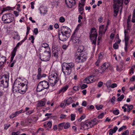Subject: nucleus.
I'll use <instances>...</instances> for the list:
<instances>
[{
  "mask_svg": "<svg viewBox=\"0 0 135 135\" xmlns=\"http://www.w3.org/2000/svg\"><path fill=\"white\" fill-rule=\"evenodd\" d=\"M74 62H64L62 65V70L65 75H69L72 71V69L74 68Z\"/></svg>",
  "mask_w": 135,
  "mask_h": 135,
  "instance_id": "nucleus-1",
  "label": "nucleus"
},
{
  "mask_svg": "<svg viewBox=\"0 0 135 135\" xmlns=\"http://www.w3.org/2000/svg\"><path fill=\"white\" fill-rule=\"evenodd\" d=\"M113 8L114 9V16L116 17L119 11V7L122 6L124 0H114Z\"/></svg>",
  "mask_w": 135,
  "mask_h": 135,
  "instance_id": "nucleus-2",
  "label": "nucleus"
},
{
  "mask_svg": "<svg viewBox=\"0 0 135 135\" xmlns=\"http://www.w3.org/2000/svg\"><path fill=\"white\" fill-rule=\"evenodd\" d=\"M2 20L6 23H11L14 20V16L11 13H6L3 15Z\"/></svg>",
  "mask_w": 135,
  "mask_h": 135,
  "instance_id": "nucleus-3",
  "label": "nucleus"
},
{
  "mask_svg": "<svg viewBox=\"0 0 135 135\" xmlns=\"http://www.w3.org/2000/svg\"><path fill=\"white\" fill-rule=\"evenodd\" d=\"M90 37L92 44H94L95 46L96 44V41L98 35L96 30L94 28H92L90 33Z\"/></svg>",
  "mask_w": 135,
  "mask_h": 135,
  "instance_id": "nucleus-4",
  "label": "nucleus"
},
{
  "mask_svg": "<svg viewBox=\"0 0 135 135\" xmlns=\"http://www.w3.org/2000/svg\"><path fill=\"white\" fill-rule=\"evenodd\" d=\"M76 61L78 63L83 62L85 61L87 57L85 54H83L74 55Z\"/></svg>",
  "mask_w": 135,
  "mask_h": 135,
  "instance_id": "nucleus-5",
  "label": "nucleus"
},
{
  "mask_svg": "<svg viewBox=\"0 0 135 135\" xmlns=\"http://www.w3.org/2000/svg\"><path fill=\"white\" fill-rule=\"evenodd\" d=\"M51 51H45L43 55L41 57V60L45 61H47L49 60L51 57Z\"/></svg>",
  "mask_w": 135,
  "mask_h": 135,
  "instance_id": "nucleus-6",
  "label": "nucleus"
},
{
  "mask_svg": "<svg viewBox=\"0 0 135 135\" xmlns=\"http://www.w3.org/2000/svg\"><path fill=\"white\" fill-rule=\"evenodd\" d=\"M59 80V78L57 77L56 73H55L49 76V81L52 84H56Z\"/></svg>",
  "mask_w": 135,
  "mask_h": 135,
  "instance_id": "nucleus-7",
  "label": "nucleus"
},
{
  "mask_svg": "<svg viewBox=\"0 0 135 135\" xmlns=\"http://www.w3.org/2000/svg\"><path fill=\"white\" fill-rule=\"evenodd\" d=\"M22 44V42H18L16 46L13 49L11 54V56L10 60L11 62H12L13 61L14 58L16 55V52L17 51L18 47L19 46V45H21Z\"/></svg>",
  "mask_w": 135,
  "mask_h": 135,
  "instance_id": "nucleus-8",
  "label": "nucleus"
},
{
  "mask_svg": "<svg viewBox=\"0 0 135 135\" xmlns=\"http://www.w3.org/2000/svg\"><path fill=\"white\" fill-rule=\"evenodd\" d=\"M80 125L81 127L84 130H86L92 128L90 122L89 121L81 122Z\"/></svg>",
  "mask_w": 135,
  "mask_h": 135,
  "instance_id": "nucleus-9",
  "label": "nucleus"
},
{
  "mask_svg": "<svg viewBox=\"0 0 135 135\" xmlns=\"http://www.w3.org/2000/svg\"><path fill=\"white\" fill-rule=\"evenodd\" d=\"M59 31L62 32L63 33H64L65 34L67 35L68 34H70L71 32L70 29L66 26H62L60 28L59 30Z\"/></svg>",
  "mask_w": 135,
  "mask_h": 135,
  "instance_id": "nucleus-10",
  "label": "nucleus"
},
{
  "mask_svg": "<svg viewBox=\"0 0 135 135\" xmlns=\"http://www.w3.org/2000/svg\"><path fill=\"white\" fill-rule=\"evenodd\" d=\"M52 52L53 53V55L54 57L56 58H58L59 57V54L57 46L55 45L52 46Z\"/></svg>",
  "mask_w": 135,
  "mask_h": 135,
  "instance_id": "nucleus-11",
  "label": "nucleus"
},
{
  "mask_svg": "<svg viewBox=\"0 0 135 135\" xmlns=\"http://www.w3.org/2000/svg\"><path fill=\"white\" fill-rule=\"evenodd\" d=\"M66 35L65 34H64L62 32L59 31V38L60 40L62 41H66L68 39Z\"/></svg>",
  "mask_w": 135,
  "mask_h": 135,
  "instance_id": "nucleus-12",
  "label": "nucleus"
},
{
  "mask_svg": "<svg viewBox=\"0 0 135 135\" xmlns=\"http://www.w3.org/2000/svg\"><path fill=\"white\" fill-rule=\"evenodd\" d=\"M65 1L67 6L69 8H71L76 4L75 0H65Z\"/></svg>",
  "mask_w": 135,
  "mask_h": 135,
  "instance_id": "nucleus-13",
  "label": "nucleus"
},
{
  "mask_svg": "<svg viewBox=\"0 0 135 135\" xmlns=\"http://www.w3.org/2000/svg\"><path fill=\"white\" fill-rule=\"evenodd\" d=\"M1 80H0V84H8L9 79L8 78L6 75H3Z\"/></svg>",
  "mask_w": 135,
  "mask_h": 135,
  "instance_id": "nucleus-14",
  "label": "nucleus"
},
{
  "mask_svg": "<svg viewBox=\"0 0 135 135\" xmlns=\"http://www.w3.org/2000/svg\"><path fill=\"white\" fill-rule=\"evenodd\" d=\"M94 81V78L93 76H91L88 78H86L83 80L84 83L89 84L93 83Z\"/></svg>",
  "mask_w": 135,
  "mask_h": 135,
  "instance_id": "nucleus-15",
  "label": "nucleus"
},
{
  "mask_svg": "<svg viewBox=\"0 0 135 135\" xmlns=\"http://www.w3.org/2000/svg\"><path fill=\"white\" fill-rule=\"evenodd\" d=\"M108 64L106 63H105L101 66V68H100L99 70L100 73L102 74L108 68Z\"/></svg>",
  "mask_w": 135,
  "mask_h": 135,
  "instance_id": "nucleus-16",
  "label": "nucleus"
},
{
  "mask_svg": "<svg viewBox=\"0 0 135 135\" xmlns=\"http://www.w3.org/2000/svg\"><path fill=\"white\" fill-rule=\"evenodd\" d=\"M104 25H103L99 27V35H102V34H104L106 31L107 28H105L104 30Z\"/></svg>",
  "mask_w": 135,
  "mask_h": 135,
  "instance_id": "nucleus-17",
  "label": "nucleus"
},
{
  "mask_svg": "<svg viewBox=\"0 0 135 135\" xmlns=\"http://www.w3.org/2000/svg\"><path fill=\"white\" fill-rule=\"evenodd\" d=\"M71 40L74 44L78 43L80 41L78 37H76L75 36V33H73L71 37Z\"/></svg>",
  "mask_w": 135,
  "mask_h": 135,
  "instance_id": "nucleus-18",
  "label": "nucleus"
},
{
  "mask_svg": "<svg viewBox=\"0 0 135 135\" xmlns=\"http://www.w3.org/2000/svg\"><path fill=\"white\" fill-rule=\"evenodd\" d=\"M84 50V46L83 45L80 46L77 49V50L74 55H76L78 54H83L82 52Z\"/></svg>",
  "mask_w": 135,
  "mask_h": 135,
  "instance_id": "nucleus-19",
  "label": "nucleus"
},
{
  "mask_svg": "<svg viewBox=\"0 0 135 135\" xmlns=\"http://www.w3.org/2000/svg\"><path fill=\"white\" fill-rule=\"evenodd\" d=\"M84 5L85 3L84 2H81L80 3V2H79L78 9L79 11H82L84 10Z\"/></svg>",
  "mask_w": 135,
  "mask_h": 135,
  "instance_id": "nucleus-20",
  "label": "nucleus"
},
{
  "mask_svg": "<svg viewBox=\"0 0 135 135\" xmlns=\"http://www.w3.org/2000/svg\"><path fill=\"white\" fill-rule=\"evenodd\" d=\"M18 86H17V85H13V92L18 93L20 89Z\"/></svg>",
  "mask_w": 135,
  "mask_h": 135,
  "instance_id": "nucleus-21",
  "label": "nucleus"
},
{
  "mask_svg": "<svg viewBox=\"0 0 135 135\" xmlns=\"http://www.w3.org/2000/svg\"><path fill=\"white\" fill-rule=\"evenodd\" d=\"M97 120L96 119L94 118V119L91 120V121H89L90 122V124L92 127L97 124Z\"/></svg>",
  "mask_w": 135,
  "mask_h": 135,
  "instance_id": "nucleus-22",
  "label": "nucleus"
},
{
  "mask_svg": "<svg viewBox=\"0 0 135 135\" xmlns=\"http://www.w3.org/2000/svg\"><path fill=\"white\" fill-rule=\"evenodd\" d=\"M68 87V86L67 85H66L65 86H64L59 91V93H61L64 92L67 89Z\"/></svg>",
  "mask_w": 135,
  "mask_h": 135,
  "instance_id": "nucleus-23",
  "label": "nucleus"
},
{
  "mask_svg": "<svg viewBox=\"0 0 135 135\" xmlns=\"http://www.w3.org/2000/svg\"><path fill=\"white\" fill-rule=\"evenodd\" d=\"M46 102L45 101H40L38 102V107H41L44 106Z\"/></svg>",
  "mask_w": 135,
  "mask_h": 135,
  "instance_id": "nucleus-24",
  "label": "nucleus"
},
{
  "mask_svg": "<svg viewBox=\"0 0 135 135\" xmlns=\"http://www.w3.org/2000/svg\"><path fill=\"white\" fill-rule=\"evenodd\" d=\"M6 57L5 56H3L1 57V59L0 60V63L2 66L6 61Z\"/></svg>",
  "mask_w": 135,
  "mask_h": 135,
  "instance_id": "nucleus-25",
  "label": "nucleus"
},
{
  "mask_svg": "<svg viewBox=\"0 0 135 135\" xmlns=\"http://www.w3.org/2000/svg\"><path fill=\"white\" fill-rule=\"evenodd\" d=\"M44 85H37V92H40L43 89V86Z\"/></svg>",
  "mask_w": 135,
  "mask_h": 135,
  "instance_id": "nucleus-26",
  "label": "nucleus"
},
{
  "mask_svg": "<svg viewBox=\"0 0 135 135\" xmlns=\"http://www.w3.org/2000/svg\"><path fill=\"white\" fill-rule=\"evenodd\" d=\"M123 66L122 64L120 65L117 66L116 70L117 71H120L123 70Z\"/></svg>",
  "mask_w": 135,
  "mask_h": 135,
  "instance_id": "nucleus-27",
  "label": "nucleus"
},
{
  "mask_svg": "<svg viewBox=\"0 0 135 135\" xmlns=\"http://www.w3.org/2000/svg\"><path fill=\"white\" fill-rule=\"evenodd\" d=\"M27 85H20V86L21 87L23 88L24 87L25 88V89L24 90H21L20 91H19L18 92L20 93H21V92H23V93H22V94L24 93L25 91L26 90V88L27 87Z\"/></svg>",
  "mask_w": 135,
  "mask_h": 135,
  "instance_id": "nucleus-28",
  "label": "nucleus"
},
{
  "mask_svg": "<svg viewBox=\"0 0 135 135\" xmlns=\"http://www.w3.org/2000/svg\"><path fill=\"white\" fill-rule=\"evenodd\" d=\"M44 9L43 7H41L39 8V10L41 13H46L47 12V11L46 10H44Z\"/></svg>",
  "mask_w": 135,
  "mask_h": 135,
  "instance_id": "nucleus-29",
  "label": "nucleus"
},
{
  "mask_svg": "<svg viewBox=\"0 0 135 135\" xmlns=\"http://www.w3.org/2000/svg\"><path fill=\"white\" fill-rule=\"evenodd\" d=\"M132 22L133 23H134L135 22V6L133 11Z\"/></svg>",
  "mask_w": 135,
  "mask_h": 135,
  "instance_id": "nucleus-30",
  "label": "nucleus"
},
{
  "mask_svg": "<svg viewBox=\"0 0 135 135\" xmlns=\"http://www.w3.org/2000/svg\"><path fill=\"white\" fill-rule=\"evenodd\" d=\"M73 102L72 99L71 98H69L67 100H66V104L67 105H69L71 103Z\"/></svg>",
  "mask_w": 135,
  "mask_h": 135,
  "instance_id": "nucleus-31",
  "label": "nucleus"
},
{
  "mask_svg": "<svg viewBox=\"0 0 135 135\" xmlns=\"http://www.w3.org/2000/svg\"><path fill=\"white\" fill-rule=\"evenodd\" d=\"M70 123L68 122L65 123L64 125V128L67 129L70 127Z\"/></svg>",
  "mask_w": 135,
  "mask_h": 135,
  "instance_id": "nucleus-32",
  "label": "nucleus"
},
{
  "mask_svg": "<svg viewBox=\"0 0 135 135\" xmlns=\"http://www.w3.org/2000/svg\"><path fill=\"white\" fill-rule=\"evenodd\" d=\"M124 40L125 41V44H128V41L129 39V38L128 36H127L126 35H125L124 36Z\"/></svg>",
  "mask_w": 135,
  "mask_h": 135,
  "instance_id": "nucleus-33",
  "label": "nucleus"
},
{
  "mask_svg": "<svg viewBox=\"0 0 135 135\" xmlns=\"http://www.w3.org/2000/svg\"><path fill=\"white\" fill-rule=\"evenodd\" d=\"M64 123H61L59 124L58 125L59 129L60 130L62 129V127L64 126Z\"/></svg>",
  "mask_w": 135,
  "mask_h": 135,
  "instance_id": "nucleus-34",
  "label": "nucleus"
},
{
  "mask_svg": "<svg viewBox=\"0 0 135 135\" xmlns=\"http://www.w3.org/2000/svg\"><path fill=\"white\" fill-rule=\"evenodd\" d=\"M124 95L123 94L121 95V96L118 97L117 99V101H121L124 98Z\"/></svg>",
  "mask_w": 135,
  "mask_h": 135,
  "instance_id": "nucleus-35",
  "label": "nucleus"
},
{
  "mask_svg": "<svg viewBox=\"0 0 135 135\" xmlns=\"http://www.w3.org/2000/svg\"><path fill=\"white\" fill-rule=\"evenodd\" d=\"M117 129V126H115L113 129H110V130L112 132V133H114L115 132Z\"/></svg>",
  "mask_w": 135,
  "mask_h": 135,
  "instance_id": "nucleus-36",
  "label": "nucleus"
},
{
  "mask_svg": "<svg viewBox=\"0 0 135 135\" xmlns=\"http://www.w3.org/2000/svg\"><path fill=\"white\" fill-rule=\"evenodd\" d=\"M113 113L115 115H118L119 113V112L118 109H116L115 110H114L113 111Z\"/></svg>",
  "mask_w": 135,
  "mask_h": 135,
  "instance_id": "nucleus-37",
  "label": "nucleus"
},
{
  "mask_svg": "<svg viewBox=\"0 0 135 135\" xmlns=\"http://www.w3.org/2000/svg\"><path fill=\"white\" fill-rule=\"evenodd\" d=\"M41 83L42 84H49V83L47 81H45V80H44L43 81H40L39 82L38 84H40Z\"/></svg>",
  "mask_w": 135,
  "mask_h": 135,
  "instance_id": "nucleus-38",
  "label": "nucleus"
},
{
  "mask_svg": "<svg viewBox=\"0 0 135 135\" xmlns=\"http://www.w3.org/2000/svg\"><path fill=\"white\" fill-rule=\"evenodd\" d=\"M133 108V106L132 105H130L128 108L127 111L129 112Z\"/></svg>",
  "mask_w": 135,
  "mask_h": 135,
  "instance_id": "nucleus-39",
  "label": "nucleus"
},
{
  "mask_svg": "<svg viewBox=\"0 0 135 135\" xmlns=\"http://www.w3.org/2000/svg\"><path fill=\"white\" fill-rule=\"evenodd\" d=\"M103 106L102 105H99V106L96 105L95 106V107L98 110H99L101 109L103 107Z\"/></svg>",
  "mask_w": 135,
  "mask_h": 135,
  "instance_id": "nucleus-40",
  "label": "nucleus"
},
{
  "mask_svg": "<svg viewBox=\"0 0 135 135\" xmlns=\"http://www.w3.org/2000/svg\"><path fill=\"white\" fill-rule=\"evenodd\" d=\"M86 116L85 115H82L80 118L78 120V121L79 122H80L82 119H84Z\"/></svg>",
  "mask_w": 135,
  "mask_h": 135,
  "instance_id": "nucleus-41",
  "label": "nucleus"
},
{
  "mask_svg": "<svg viewBox=\"0 0 135 135\" xmlns=\"http://www.w3.org/2000/svg\"><path fill=\"white\" fill-rule=\"evenodd\" d=\"M129 134V131L127 130L124 132L122 134V135H128Z\"/></svg>",
  "mask_w": 135,
  "mask_h": 135,
  "instance_id": "nucleus-42",
  "label": "nucleus"
},
{
  "mask_svg": "<svg viewBox=\"0 0 135 135\" xmlns=\"http://www.w3.org/2000/svg\"><path fill=\"white\" fill-rule=\"evenodd\" d=\"M65 20V18L63 17H61L59 18V21L61 22H63Z\"/></svg>",
  "mask_w": 135,
  "mask_h": 135,
  "instance_id": "nucleus-43",
  "label": "nucleus"
},
{
  "mask_svg": "<svg viewBox=\"0 0 135 135\" xmlns=\"http://www.w3.org/2000/svg\"><path fill=\"white\" fill-rule=\"evenodd\" d=\"M34 37L33 36H32L31 37H30L29 38V40H32L31 41V42L32 43H34Z\"/></svg>",
  "mask_w": 135,
  "mask_h": 135,
  "instance_id": "nucleus-44",
  "label": "nucleus"
},
{
  "mask_svg": "<svg viewBox=\"0 0 135 135\" xmlns=\"http://www.w3.org/2000/svg\"><path fill=\"white\" fill-rule=\"evenodd\" d=\"M79 87L78 86H74L73 87V89L75 91H78L79 90Z\"/></svg>",
  "mask_w": 135,
  "mask_h": 135,
  "instance_id": "nucleus-45",
  "label": "nucleus"
},
{
  "mask_svg": "<svg viewBox=\"0 0 135 135\" xmlns=\"http://www.w3.org/2000/svg\"><path fill=\"white\" fill-rule=\"evenodd\" d=\"M71 120L72 121L74 120L75 119V115L74 114H71Z\"/></svg>",
  "mask_w": 135,
  "mask_h": 135,
  "instance_id": "nucleus-46",
  "label": "nucleus"
},
{
  "mask_svg": "<svg viewBox=\"0 0 135 135\" xmlns=\"http://www.w3.org/2000/svg\"><path fill=\"white\" fill-rule=\"evenodd\" d=\"M42 78V75L41 74H38L37 76V79L38 80H40Z\"/></svg>",
  "mask_w": 135,
  "mask_h": 135,
  "instance_id": "nucleus-47",
  "label": "nucleus"
},
{
  "mask_svg": "<svg viewBox=\"0 0 135 135\" xmlns=\"http://www.w3.org/2000/svg\"><path fill=\"white\" fill-rule=\"evenodd\" d=\"M113 47L114 49H117L118 48V45L116 43H115L113 44Z\"/></svg>",
  "mask_w": 135,
  "mask_h": 135,
  "instance_id": "nucleus-48",
  "label": "nucleus"
},
{
  "mask_svg": "<svg viewBox=\"0 0 135 135\" xmlns=\"http://www.w3.org/2000/svg\"><path fill=\"white\" fill-rule=\"evenodd\" d=\"M42 46L43 47L46 48L48 47L49 45L46 43H44L42 45Z\"/></svg>",
  "mask_w": 135,
  "mask_h": 135,
  "instance_id": "nucleus-49",
  "label": "nucleus"
},
{
  "mask_svg": "<svg viewBox=\"0 0 135 135\" xmlns=\"http://www.w3.org/2000/svg\"><path fill=\"white\" fill-rule=\"evenodd\" d=\"M16 116V114H15V113H13L12 114H11L10 116L9 117L10 118H13L15 117Z\"/></svg>",
  "mask_w": 135,
  "mask_h": 135,
  "instance_id": "nucleus-50",
  "label": "nucleus"
},
{
  "mask_svg": "<svg viewBox=\"0 0 135 135\" xmlns=\"http://www.w3.org/2000/svg\"><path fill=\"white\" fill-rule=\"evenodd\" d=\"M14 39H16L18 40H19L20 39V37L19 35H17L15 36L14 37H13Z\"/></svg>",
  "mask_w": 135,
  "mask_h": 135,
  "instance_id": "nucleus-51",
  "label": "nucleus"
},
{
  "mask_svg": "<svg viewBox=\"0 0 135 135\" xmlns=\"http://www.w3.org/2000/svg\"><path fill=\"white\" fill-rule=\"evenodd\" d=\"M33 33L36 35L38 33V29L37 28H36L34 29Z\"/></svg>",
  "mask_w": 135,
  "mask_h": 135,
  "instance_id": "nucleus-52",
  "label": "nucleus"
},
{
  "mask_svg": "<svg viewBox=\"0 0 135 135\" xmlns=\"http://www.w3.org/2000/svg\"><path fill=\"white\" fill-rule=\"evenodd\" d=\"M100 59L99 58L98 59L97 61L95 63V64L97 66H99V64L100 62Z\"/></svg>",
  "mask_w": 135,
  "mask_h": 135,
  "instance_id": "nucleus-53",
  "label": "nucleus"
},
{
  "mask_svg": "<svg viewBox=\"0 0 135 135\" xmlns=\"http://www.w3.org/2000/svg\"><path fill=\"white\" fill-rule=\"evenodd\" d=\"M104 115V113H101L98 116V118L99 119L102 118L103 117Z\"/></svg>",
  "mask_w": 135,
  "mask_h": 135,
  "instance_id": "nucleus-54",
  "label": "nucleus"
},
{
  "mask_svg": "<svg viewBox=\"0 0 135 135\" xmlns=\"http://www.w3.org/2000/svg\"><path fill=\"white\" fill-rule=\"evenodd\" d=\"M66 104V103H65V101H64L63 103H62L61 104L60 106L62 107H64L65 106Z\"/></svg>",
  "mask_w": 135,
  "mask_h": 135,
  "instance_id": "nucleus-55",
  "label": "nucleus"
},
{
  "mask_svg": "<svg viewBox=\"0 0 135 135\" xmlns=\"http://www.w3.org/2000/svg\"><path fill=\"white\" fill-rule=\"evenodd\" d=\"M47 124L49 128H50L52 126V123L51 122H49L47 123Z\"/></svg>",
  "mask_w": 135,
  "mask_h": 135,
  "instance_id": "nucleus-56",
  "label": "nucleus"
},
{
  "mask_svg": "<svg viewBox=\"0 0 135 135\" xmlns=\"http://www.w3.org/2000/svg\"><path fill=\"white\" fill-rule=\"evenodd\" d=\"M22 111L23 110H21L19 111L16 112H15V113L17 116L19 114L21 113L22 112Z\"/></svg>",
  "mask_w": 135,
  "mask_h": 135,
  "instance_id": "nucleus-57",
  "label": "nucleus"
},
{
  "mask_svg": "<svg viewBox=\"0 0 135 135\" xmlns=\"http://www.w3.org/2000/svg\"><path fill=\"white\" fill-rule=\"evenodd\" d=\"M43 89H47L49 87V85H44L43 86Z\"/></svg>",
  "mask_w": 135,
  "mask_h": 135,
  "instance_id": "nucleus-58",
  "label": "nucleus"
},
{
  "mask_svg": "<svg viewBox=\"0 0 135 135\" xmlns=\"http://www.w3.org/2000/svg\"><path fill=\"white\" fill-rule=\"evenodd\" d=\"M103 18L102 16H100L98 19V21L100 23H101L103 21Z\"/></svg>",
  "mask_w": 135,
  "mask_h": 135,
  "instance_id": "nucleus-59",
  "label": "nucleus"
},
{
  "mask_svg": "<svg viewBox=\"0 0 135 135\" xmlns=\"http://www.w3.org/2000/svg\"><path fill=\"white\" fill-rule=\"evenodd\" d=\"M87 108L89 110H90V109H93L94 108V106L93 105L88 106H87Z\"/></svg>",
  "mask_w": 135,
  "mask_h": 135,
  "instance_id": "nucleus-60",
  "label": "nucleus"
},
{
  "mask_svg": "<svg viewBox=\"0 0 135 135\" xmlns=\"http://www.w3.org/2000/svg\"><path fill=\"white\" fill-rule=\"evenodd\" d=\"M68 46V45H64L62 46L63 49L64 50H66Z\"/></svg>",
  "mask_w": 135,
  "mask_h": 135,
  "instance_id": "nucleus-61",
  "label": "nucleus"
},
{
  "mask_svg": "<svg viewBox=\"0 0 135 135\" xmlns=\"http://www.w3.org/2000/svg\"><path fill=\"white\" fill-rule=\"evenodd\" d=\"M13 13L15 15L16 17H17L19 15V13L18 12L16 11H14L13 12Z\"/></svg>",
  "mask_w": 135,
  "mask_h": 135,
  "instance_id": "nucleus-62",
  "label": "nucleus"
},
{
  "mask_svg": "<svg viewBox=\"0 0 135 135\" xmlns=\"http://www.w3.org/2000/svg\"><path fill=\"white\" fill-rule=\"evenodd\" d=\"M88 86L87 85H82L81 86V88L82 89H84L86 88Z\"/></svg>",
  "mask_w": 135,
  "mask_h": 135,
  "instance_id": "nucleus-63",
  "label": "nucleus"
},
{
  "mask_svg": "<svg viewBox=\"0 0 135 135\" xmlns=\"http://www.w3.org/2000/svg\"><path fill=\"white\" fill-rule=\"evenodd\" d=\"M135 80V76L134 75L132 76L131 78L130 79V80L132 81H134Z\"/></svg>",
  "mask_w": 135,
  "mask_h": 135,
  "instance_id": "nucleus-64",
  "label": "nucleus"
}]
</instances>
